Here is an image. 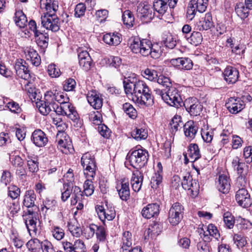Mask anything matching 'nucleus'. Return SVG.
<instances>
[{
    "instance_id": "1",
    "label": "nucleus",
    "mask_w": 252,
    "mask_h": 252,
    "mask_svg": "<svg viewBox=\"0 0 252 252\" xmlns=\"http://www.w3.org/2000/svg\"><path fill=\"white\" fill-rule=\"evenodd\" d=\"M123 84L126 94L130 96L136 103L146 106L153 104V98L149 87L144 81L137 80L134 74L125 77Z\"/></svg>"
},
{
    "instance_id": "2",
    "label": "nucleus",
    "mask_w": 252,
    "mask_h": 252,
    "mask_svg": "<svg viewBox=\"0 0 252 252\" xmlns=\"http://www.w3.org/2000/svg\"><path fill=\"white\" fill-rule=\"evenodd\" d=\"M148 152L142 149L130 151L126 157V163H129L133 167L139 169L144 166L148 159Z\"/></svg>"
},
{
    "instance_id": "3",
    "label": "nucleus",
    "mask_w": 252,
    "mask_h": 252,
    "mask_svg": "<svg viewBox=\"0 0 252 252\" xmlns=\"http://www.w3.org/2000/svg\"><path fill=\"white\" fill-rule=\"evenodd\" d=\"M129 48L135 54H140L143 56H148L150 53L151 41L147 39H141L137 36L130 37L128 41Z\"/></svg>"
},
{
    "instance_id": "4",
    "label": "nucleus",
    "mask_w": 252,
    "mask_h": 252,
    "mask_svg": "<svg viewBox=\"0 0 252 252\" xmlns=\"http://www.w3.org/2000/svg\"><path fill=\"white\" fill-rule=\"evenodd\" d=\"M81 163L83 167L84 173L86 177L94 178L96 168L94 156L89 153L84 154L81 158Z\"/></svg>"
},
{
    "instance_id": "5",
    "label": "nucleus",
    "mask_w": 252,
    "mask_h": 252,
    "mask_svg": "<svg viewBox=\"0 0 252 252\" xmlns=\"http://www.w3.org/2000/svg\"><path fill=\"white\" fill-rule=\"evenodd\" d=\"M162 100L168 105L179 108L183 104V101L179 91L171 86L165 91V94L162 96Z\"/></svg>"
},
{
    "instance_id": "6",
    "label": "nucleus",
    "mask_w": 252,
    "mask_h": 252,
    "mask_svg": "<svg viewBox=\"0 0 252 252\" xmlns=\"http://www.w3.org/2000/svg\"><path fill=\"white\" fill-rule=\"evenodd\" d=\"M57 115H66L68 118L76 123L79 120V116L74 107L68 101L53 109Z\"/></svg>"
},
{
    "instance_id": "7",
    "label": "nucleus",
    "mask_w": 252,
    "mask_h": 252,
    "mask_svg": "<svg viewBox=\"0 0 252 252\" xmlns=\"http://www.w3.org/2000/svg\"><path fill=\"white\" fill-rule=\"evenodd\" d=\"M42 26L48 30L56 32L60 30V20L54 13H45L40 17Z\"/></svg>"
},
{
    "instance_id": "8",
    "label": "nucleus",
    "mask_w": 252,
    "mask_h": 252,
    "mask_svg": "<svg viewBox=\"0 0 252 252\" xmlns=\"http://www.w3.org/2000/svg\"><path fill=\"white\" fill-rule=\"evenodd\" d=\"M17 75L22 79L31 82L34 78V75L30 72L25 61L22 59L17 60L14 66Z\"/></svg>"
},
{
    "instance_id": "9",
    "label": "nucleus",
    "mask_w": 252,
    "mask_h": 252,
    "mask_svg": "<svg viewBox=\"0 0 252 252\" xmlns=\"http://www.w3.org/2000/svg\"><path fill=\"white\" fill-rule=\"evenodd\" d=\"M184 208L182 205L176 202L173 204L168 213L169 222L173 225H177L183 217Z\"/></svg>"
},
{
    "instance_id": "10",
    "label": "nucleus",
    "mask_w": 252,
    "mask_h": 252,
    "mask_svg": "<svg viewBox=\"0 0 252 252\" xmlns=\"http://www.w3.org/2000/svg\"><path fill=\"white\" fill-rule=\"evenodd\" d=\"M183 103L186 111L191 116H198L202 110V106L199 100L195 97H190L188 98Z\"/></svg>"
},
{
    "instance_id": "11",
    "label": "nucleus",
    "mask_w": 252,
    "mask_h": 252,
    "mask_svg": "<svg viewBox=\"0 0 252 252\" xmlns=\"http://www.w3.org/2000/svg\"><path fill=\"white\" fill-rule=\"evenodd\" d=\"M47 103H52V108H55L60 105L68 100V97L63 93L57 92L56 91H48L46 92V97Z\"/></svg>"
},
{
    "instance_id": "12",
    "label": "nucleus",
    "mask_w": 252,
    "mask_h": 252,
    "mask_svg": "<svg viewBox=\"0 0 252 252\" xmlns=\"http://www.w3.org/2000/svg\"><path fill=\"white\" fill-rule=\"evenodd\" d=\"M235 200L238 204L243 208H248L252 204L251 195L248 191L242 188L238 190L235 194Z\"/></svg>"
},
{
    "instance_id": "13",
    "label": "nucleus",
    "mask_w": 252,
    "mask_h": 252,
    "mask_svg": "<svg viewBox=\"0 0 252 252\" xmlns=\"http://www.w3.org/2000/svg\"><path fill=\"white\" fill-rule=\"evenodd\" d=\"M245 103L239 98L230 97L226 102L225 106L232 114H237L245 108Z\"/></svg>"
},
{
    "instance_id": "14",
    "label": "nucleus",
    "mask_w": 252,
    "mask_h": 252,
    "mask_svg": "<svg viewBox=\"0 0 252 252\" xmlns=\"http://www.w3.org/2000/svg\"><path fill=\"white\" fill-rule=\"evenodd\" d=\"M137 14L141 18H143L147 21L151 20L154 17L153 8L146 2H141L137 6Z\"/></svg>"
},
{
    "instance_id": "15",
    "label": "nucleus",
    "mask_w": 252,
    "mask_h": 252,
    "mask_svg": "<svg viewBox=\"0 0 252 252\" xmlns=\"http://www.w3.org/2000/svg\"><path fill=\"white\" fill-rule=\"evenodd\" d=\"M178 0H155L153 3L154 9L160 14H163L167 9L168 5L173 8L177 4Z\"/></svg>"
},
{
    "instance_id": "16",
    "label": "nucleus",
    "mask_w": 252,
    "mask_h": 252,
    "mask_svg": "<svg viewBox=\"0 0 252 252\" xmlns=\"http://www.w3.org/2000/svg\"><path fill=\"white\" fill-rule=\"evenodd\" d=\"M0 147H4L5 152L9 156L15 151L14 144L12 142L11 137L8 133H0Z\"/></svg>"
},
{
    "instance_id": "17",
    "label": "nucleus",
    "mask_w": 252,
    "mask_h": 252,
    "mask_svg": "<svg viewBox=\"0 0 252 252\" xmlns=\"http://www.w3.org/2000/svg\"><path fill=\"white\" fill-rule=\"evenodd\" d=\"M78 53L80 66L86 71L90 70L92 66V60L89 53L81 49H78Z\"/></svg>"
},
{
    "instance_id": "18",
    "label": "nucleus",
    "mask_w": 252,
    "mask_h": 252,
    "mask_svg": "<svg viewBox=\"0 0 252 252\" xmlns=\"http://www.w3.org/2000/svg\"><path fill=\"white\" fill-rule=\"evenodd\" d=\"M116 189L120 198L124 201L127 200L130 197L129 182L126 179H123L117 184Z\"/></svg>"
},
{
    "instance_id": "19",
    "label": "nucleus",
    "mask_w": 252,
    "mask_h": 252,
    "mask_svg": "<svg viewBox=\"0 0 252 252\" xmlns=\"http://www.w3.org/2000/svg\"><path fill=\"white\" fill-rule=\"evenodd\" d=\"M87 98L89 103L95 109L101 108L103 104L102 95L94 91L88 92Z\"/></svg>"
},
{
    "instance_id": "20",
    "label": "nucleus",
    "mask_w": 252,
    "mask_h": 252,
    "mask_svg": "<svg viewBox=\"0 0 252 252\" xmlns=\"http://www.w3.org/2000/svg\"><path fill=\"white\" fill-rule=\"evenodd\" d=\"M32 141L38 147L45 146L48 142V138L45 133L40 129L35 130L32 133Z\"/></svg>"
},
{
    "instance_id": "21",
    "label": "nucleus",
    "mask_w": 252,
    "mask_h": 252,
    "mask_svg": "<svg viewBox=\"0 0 252 252\" xmlns=\"http://www.w3.org/2000/svg\"><path fill=\"white\" fill-rule=\"evenodd\" d=\"M97 214L99 219L102 221L106 220H112L116 216V213L114 208L110 207L109 209H105L102 206H98L96 209Z\"/></svg>"
},
{
    "instance_id": "22",
    "label": "nucleus",
    "mask_w": 252,
    "mask_h": 252,
    "mask_svg": "<svg viewBox=\"0 0 252 252\" xmlns=\"http://www.w3.org/2000/svg\"><path fill=\"white\" fill-rule=\"evenodd\" d=\"M225 80L228 84L235 83L239 78L238 70L232 66H227L223 73Z\"/></svg>"
},
{
    "instance_id": "23",
    "label": "nucleus",
    "mask_w": 252,
    "mask_h": 252,
    "mask_svg": "<svg viewBox=\"0 0 252 252\" xmlns=\"http://www.w3.org/2000/svg\"><path fill=\"white\" fill-rule=\"evenodd\" d=\"M217 186L220 192L223 193L228 192L230 188V180L229 177L225 174H220L217 182Z\"/></svg>"
},
{
    "instance_id": "24",
    "label": "nucleus",
    "mask_w": 252,
    "mask_h": 252,
    "mask_svg": "<svg viewBox=\"0 0 252 252\" xmlns=\"http://www.w3.org/2000/svg\"><path fill=\"white\" fill-rule=\"evenodd\" d=\"M159 212V206L157 203H152L144 207L142 211V216L146 219H150L157 216Z\"/></svg>"
},
{
    "instance_id": "25",
    "label": "nucleus",
    "mask_w": 252,
    "mask_h": 252,
    "mask_svg": "<svg viewBox=\"0 0 252 252\" xmlns=\"http://www.w3.org/2000/svg\"><path fill=\"white\" fill-rule=\"evenodd\" d=\"M185 160L193 162L199 159L201 155L200 154L198 146L196 144H191L188 148V151L186 154H184Z\"/></svg>"
},
{
    "instance_id": "26",
    "label": "nucleus",
    "mask_w": 252,
    "mask_h": 252,
    "mask_svg": "<svg viewBox=\"0 0 252 252\" xmlns=\"http://www.w3.org/2000/svg\"><path fill=\"white\" fill-rule=\"evenodd\" d=\"M103 41L110 46H117L122 41V35L118 32L107 33L103 35Z\"/></svg>"
},
{
    "instance_id": "27",
    "label": "nucleus",
    "mask_w": 252,
    "mask_h": 252,
    "mask_svg": "<svg viewBox=\"0 0 252 252\" xmlns=\"http://www.w3.org/2000/svg\"><path fill=\"white\" fill-rule=\"evenodd\" d=\"M143 181V174L139 170H136L132 173L131 179V187L135 192H138L141 188Z\"/></svg>"
},
{
    "instance_id": "28",
    "label": "nucleus",
    "mask_w": 252,
    "mask_h": 252,
    "mask_svg": "<svg viewBox=\"0 0 252 252\" xmlns=\"http://www.w3.org/2000/svg\"><path fill=\"white\" fill-rule=\"evenodd\" d=\"M162 230L161 225L156 222H153L150 225L149 228L145 230L144 236L145 239L150 237L153 238L159 234Z\"/></svg>"
},
{
    "instance_id": "29",
    "label": "nucleus",
    "mask_w": 252,
    "mask_h": 252,
    "mask_svg": "<svg viewBox=\"0 0 252 252\" xmlns=\"http://www.w3.org/2000/svg\"><path fill=\"white\" fill-rule=\"evenodd\" d=\"M196 26L199 31L208 30L214 27L212 14L209 12L207 13L202 20L197 23Z\"/></svg>"
},
{
    "instance_id": "30",
    "label": "nucleus",
    "mask_w": 252,
    "mask_h": 252,
    "mask_svg": "<svg viewBox=\"0 0 252 252\" xmlns=\"http://www.w3.org/2000/svg\"><path fill=\"white\" fill-rule=\"evenodd\" d=\"M40 7L44 9L46 13H54L58 9V2L56 0H40Z\"/></svg>"
},
{
    "instance_id": "31",
    "label": "nucleus",
    "mask_w": 252,
    "mask_h": 252,
    "mask_svg": "<svg viewBox=\"0 0 252 252\" xmlns=\"http://www.w3.org/2000/svg\"><path fill=\"white\" fill-rule=\"evenodd\" d=\"M71 205H75L77 204L78 201H83L85 199V197L81 189L76 186H72L71 187Z\"/></svg>"
},
{
    "instance_id": "32",
    "label": "nucleus",
    "mask_w": 252,
    "mask_h": 252,
    "mask_svg": "<svg viewBox=\"0 0 252 252\" xmlns=\"http://www.w3.org/2000/svg\"><path fill=\"white\" fill-rule=\"evenodd\" d=\"M184 131L185 136L189 140H191L194 138L197 128L193 121H189L184 125Z\"/></svg>"
},
{
    "instance_id": "33",
    "label": "nucleus",
    "mask_w": 252,
    "mask_h": 252,
    "mask_svg": "<svg viewBox=\"0 0 252 252\" xmlns=\"http://www.w3.org/2000/svg\"><path fill=\"white\" fill-rule=\"evenodd\" d=\"M46 93L44 95V100H39L36 102V106L38 108L40 113L43 115H47L50 112L53 111L52 103H47Z\"/></svg>"
},
{
    "instance_id": "34",
    "label": "nucleus",
    "mask_w": 252,
    "mask_h": 252,
    "mask_svg": "<svg viewBox=\"0 0 252 252\" xmlns=\"http://www.w3.org/2000/svg\"><path fill=\"white\" fill-rule=\"evenodd\" d=\"M36 195L33 190L26 191L23 201V205L27 208H31L35 206Z\"/></svg>"
},
{
    "instance_id": "35",
    "label": "nucleus",
    "mask_w": 252,
    "mask_h": 252,
    "mask_svg": "<svg viewBox=\"0 0 252 252\" xmlns=\"http://www.w3.org/2000/svg\"><path fill=\"white\" fill-rule=\"evenodd\" d=\"M58 149L65 154L71 153L73 151V147L70 140L69 139H60L58 141Z\"/></svg>"
},
{
    "instance_id": "36",
    "label": "nucleus",
    "mask_w": 252,
    "mask_h": 252,
    "mask_svg": "<svg viewBox=\"0 0 252 252\" xmlns=\"http://www.w3.org/2000/svg\"><path fill=\"white\" fill-rule=\"evenodd\" d=\"M14 21L19 27L24 28L27 26L28 20L22 10H16L15 13Z\"/></svg>"
},
{
    "instance_id": "37",
    "label": "nucleus",
    "mask_w": 252,
    "mask_h": 252,
    "mask_svg": "<svg viewBox=\"0 0 252 252\" xmlns=\"http://www.w3.org/2000/svg\"><path fill=\"white\" fill-rule=\"evenodd\" d=\"M131 136L136 140L145 139L148 136V130L144 127L138 126L132 130Z\"/></svg>"
},
{
    "instance_id": "38",
    "label": "nucleus",
    "mask_w": 252,
    "mask_h": 252,
    "mask_svg": "<svg viewBox=\"0 0 252 252\" xmlns=\"http://www.w3.org/2000/svg\"><path fill=\"white\" fill-rule=\"evenodd\" d=\"M28 57V59H30L32 63L35 66H38L40 64L41 59L37 52L33 48H29L27 51Z\"/></svg>"
},
{
    "instance_id": "39",
    "label": "nucleus",
    "mask_w": 252,
    "mask_h": 252,
    "mask_svg": "<svg viewBox=\"0 0 252 252\" xmlns=\"http://www.w3.org/2000/svg\"><path fill=\"white\" fill-rule=\"evenodd\" d=\"M11 162L13 166L17 168L16 173L20 176L24 175V161L19 156L12 158Z\"/></svg>"
},
{
    "instance_id": "40",
    "label": "nucleus",
    "mask_w": 252,
    "mask_h": 252,
    "mask_svg": "<svg viewBox=\"0 0 252 252\" xmlns=\"http://www.w3.org/2000/svg\"><path fill=\"white\" fill-rule=\"evenodd\" d=\"M36 220V218L34 219L30 217L26 220V225L31 236L35 235L38 231Z\"/></svg>"
},
{
    "instance_id": "41",
    "label": "nucleus",
    "mask_w": 252,
    "mask_h": 252,
    "mask_svg": "<svg viewBox=\"0 0 252 252\" xmlns=\"http://www.w3.org/2000/svg\"><path fill=\"white\" fill-rule=\"evenodd\" d=\"M27 160L29 171L32 173L36 172L38 170L37 157L35 156H28Z\"/></svg>"
},
{
    "instance_id": "42",
    "label": "nucleus",
    "mask_w": 252,
    "mask_h": 252,
    "mask_svg": "<svg viewBox=\"0 0 252 252\" xmlns=\"http://www.w3.org/2000/svg\"><path fill=\"white\" fill-rule=\"evenodd\" d=\"M36 42L38 46L45 49L48 45L49 37L47 33L44 34L39 32L37 34L34 35Z\"/></svg>"
},
{
    "instance_id": "43",
    "label": "nucleus",
    "mask_w": 252,
    "mask_h": 252,
    "mask_svg": "<svg viewBox=\"0 0 252 252\" xmlns=\"http://www.w3.org/2000/svg\"><path fill=\"white\" fill-rule=\"evenodd\" d=\"M162 42L166 47L169 49H173L177 44L176 37L170 33L164 35Z\"/></svg>"
},
{
    "instance_id": "44",
    "label": "nucleus",
    "mask_w": 252,
    "mask_h": 252,
    "mask_svg": "<svg viewBox=\"0 0 252 252\" xmlns=\"http://www.w3.org/2000/svg\"><path fill=\"white\" fill-rule=\"evenodd\" d=\"M56 201L54 199H50L46 198L43 202V205L41 207V211L47 214L50 212L55 210Z\"/></svg>"
},
{
    "instance_id": "45",
    "label": "nucleus",
    "mask_w": 252,
    "mask_h": 252,
    "mask_svg": "<svg viewBox=\"0 0 252 252\" xmlns=\"http://www.w3.org/2000/svg\"><path fill=\"white\" fill-rule=\"evenodd\" d=\"M122 246L121 252H124L125 249H128L131 247V234L128 231L124 232L122 237Z\"/></svg>"
},
{
    "instance_id": "46",
    "label": "nucleus",
    "mask_w": 252,
    "mask_h": 252,
    "mask_svg": "<svg viewBox=\"0 0 252 252\" xmlns=\"http://www.w3.org/2000/svg\"><path fill=\"white\" fill-rule=\"evenodd\" d=\"M235 11L237 15L241 19H245L249 15V9L243 3H239L236 4Z\"/></svg>"
},
{
    "instance_id": "47",
    "label": "nucleus",
    "mask_w": 252,
    "mask_h": 252,
    "mask_svg": "<svg viewBox=\"0 0 252 252\" xmlns=\"http://www.w3.org/2000/svg\"><path fill=\"white\" fill-rule=\"evenodd\" d=\"M208 0H197L196 1L195 0H190V5H193L195 6L196 9V11L200 13L204 12L208 5Z\"/></svg>"
},
{
    "instance_id": "48",
    "label": "nucleus",
    "mask_w": 252,
    "mask_h": 252,
    "mask_svg": "<svg viewBox=\"0 0 252 252\" xmlns=\"http://www.w3.org/2000/svg\"><path fill=\"white\" fill-rule=\"evenodd\" d=\"M122 18L124 24L128 28L132 27L133 26L134 18L130 11L128 10L125 11L123 13Z\"/></svg>"
},
{
    "instance_id": "49",
    "label": "nucleus",
    "mask_w": 252,
    "mask_h": 252,
    "mask_svg": "<svg viewBox=\"0 0 252 252\" xmlns=\"http://www.w3.org/2000/svg\"><path fill=\"white\" fill-rule=\"evenodd\" d=\"M42 242L37 239H33L29 240L27 243V247L29 251H33L38 252L42 248Z\"/></svg>"
},
{
    "instance_id": "50",
    "label": "nucleus",
    "mask_w": 252,
    "mask_h": 252,
    "mask_svg": "<svg viewBox=\"0 0 252 252\" xmlns=\"http://www.w3.org/2000/svg\"><path fill=\"white\" fill-rule=\"evenodd\" d=\"M171 127L173 131H177L184 127V123L182 121V118L180 116H175L170 123Z\"/></svg>"
},
{
    "instance_id": "51",
    "label": "nucleus",
    "mask_w": 252,
    "mask_h": 252,
    "mask_svg": "<svg viewBox=\"0 0 252 252\" xmlns=\"http://www.w3.org/2000/svg\"><path fill=\"white\" fill-rule=\"evenodd\" d=\"M203 38L201 32H193L190 36L188 38V40L191 44L197 46L201 44Z\"/></svg>"
},
{
    "instance_id": "52",
    "label": "nucleus",
    "mask_w": 252,
    "mask_h": 252,
    "mask_svg": "<svg viewBox=\"0 0 252 252\" xmlns=\"http://www.w3.org/2000/svg\"><path fill=\"white\" fill-rule=\"evenodd\" d=\"M142 75L146 79L151 81H156L158 77L157 71L149 68L142 71Z\"/></svg>"
},
{
    "instance_id": "53",
    "label": "nucleus",
    "mask_w": 252,
    "mask_h": 252,
    "mask_svg": "<svg viewBox=\"0 0 252 252\" xmlns=\"http://www.w3.org/2000/svg\"><path fill=\"white\" fill-rule=\"evenodd\" d=\"M98 227L97 225L94 224H91L89 226H87L84 228L82 231V233L86 238H91L93 237L95 231H97Z\"/></svg>"
},
{
    "instance_id": "54",
    "label": "nucleus",
    "mask_w": 252,
    "mask_h": 252,
    "mask_svg": "<svg viewBox=\"0 0 252 252\" xmlns=\"http://www.w3.org/2000/svg\"><path fill=\"white\" fill-rule=\"evenodd\" d=\"M223 217L226 227L229 229L233 228L235 223V219L232 214L229 212H226L224 213Z\"/></svg>"
},
{
    "instance_id": "55",
    "label": "nucleus",
    "mask_w": 252,
    "mask_h": 252,
    "mask_svg": "<svg viewBox=\"0 0 252 252\" xmlns=\"http://www.w3.org/2000/svg\"><path fill=\"white\" fill-rule=\"evenodd\" d=\"M72 184L64 183L63 185V189L62 190L61 199L65 202L71 195V187Z\"/></svg>"
},
{
    "instance_id": "56",
    "label": "nucleus",
    "mask_w": 252,
    "mask_h": 252,
    "mask_svg": "<svg viewBox=\"0 0 252 252\" xmlns=\"http://www.w3.org/2000/svg\"><path fill=\"white\" fill-rule=\"evenodd\" d=\"M123 109L130 118L134 119L136 117L137 111L131 104L125 103L123 105Z\"/></svg>"
},
{
    "instance_id": "57",
    "label": "nucleus",
    "mask_w": 252,
    "mask_h": 252,
    "mask_svg": "<svg viewBox=\"0 0 252 252\" xmlns=\"http://www.w3.org/2000/svg\"><path fill=\"white\" fill-rule=\"evenodd\" d=\"M156 81L162 87H165L166 89L172 86V83L170 79L164 75H160L158 77Z\"/></svg>"
},
{
    "instance_id": "58",
    "label": "nucleus",
    "mask_w": 252,
    "mask_h": 252,
    "mask_svg": "<svg viewBox=\"0 0 252 252\" xmlns=\"http://www.w3.org/2000/svg\"><path fill=\"white\" fill-rule=\"evenodd\" d=\"M162 176L159 171L156 172L151 178V184L153 189H157L161 183Z\"/></svg>"
},
{
    "instance_id": "59",
    "label": "nucleus",
    "mask_w": 252,
    "mask_h": 252,
    "mask_svg": "<svg viewBox=\"0 0 252 252\" xmlns=\"http://www.w3.org/2000/svg\"><path fill=\"white\" fill-rule=\"evenodd\" d=\"M150 50L149 55H150L153 59H158L161 55V50L158 44H152L151 43Z\"/></svg>"
},
{
    "instance_id": "60",
    "label": "nucleus",
    "mask_w": 252,
    "mask_h": 252,
    "mask_svg": "<svg viewBox=\"0 0 252 252\" xmlns=\"http://www.w3.org/2000/svg\"><path fill=\"white\" fill-rule=\"evenodd\" d=\"M94 191V187L91 180H87L84 184V193L87 196H91Z\"/></svg>"
},
{
    "instance_id": "61",
    "label": "nucleus",
    "mask_w": 252,
    "mask_h": 252,
    "mask_svg": "<svg viewBox=\"0 0 252 252\" xmlns=\"http://www.w3.org/2000/svg\"><path fill=\"white\" fill-rule=\"evenodd\" d=\"M20 189L15 185H10L8 188V195L12 199L17 198L20 195Z\"/></svg>"
},
{
    "instance_id": "62",
    "label": "nucleus",
    "mask_w": 252,
    "mask_h": 252,
    "mask_svg": "<svg viewBox=\"0 0 252 252\" xmlns=\"http://www.w3.org/2000/svg\"><path fill=\"white\" fill-rule=\"evenodd\" d=\"M232 166L234 170H237L238 173H242L244 170L245 164L240 162V159L238 157H235L232 161Z\"/></svg>"
},
{
    "instance_id": "63",
    "label": "nucleus",
    "mask_w": 252,
    "mask_h": 252,
    "mask_svg": "<svg viewBox=\"0 0 252 252\" xmlns=\"http://www.w3.org/2000/svg\"><path fill=\"white\" fill-rule=\"evenodd\" d=\"M51 233L53 237L58 241L62 240L64 235V230L58 226H53L52 228Z\"/></svg>"
},
{
    "instance_id": "64",
    "label": "nucleus",
    "mask_w": 252,
    "mask_h": 252,
    "mask_svg": "<svg viewBox=\"0 0 252 252\" xmlns=\"http://www.w3.org/2000/svg\"><path fill=\"white\" fill-rule=\"evenodd\" d=\"M48 73L50 76L52 78L58 77L61 75L60 68L56 66L55 64L52 63L48 66Z\"/></svg>"
}]
</instances>
